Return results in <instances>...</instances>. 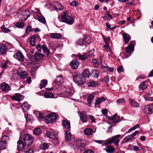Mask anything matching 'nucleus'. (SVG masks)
<instances>
[{
    "label": "nucleus",
    "instance_id": "obj_1",
    "mask_svg": "<svg viewBox=\"0 0 153 153\" xmlns=\"http://www.w3.org/2000/svg\"><path fill=\"white\" fill-rule=\"evenodd\" d=\"M68 12L66 11H64L61 15L62 21V22L70 25H72L74 22L73 18L68 15Z\"/></svg>",
    "mask_w": 153,
    "mask_h": 153
},
{
    "label": "nucleus",
    "instance_id": "obj_2",
    "mask_svg": "<svg viewBox=\"0 0 153 153\" xmlns=\"http://www.w3.org/2000/svg\"><path fill=\"white\" fill-rule=\"evenodd\" d=\"M23 140L24 142L25 146L30 145L33 142V137L30 134L26 133L23 136Z\"/></svg>",
    "mask_w": 153,
    "mask_h": 153
},
{
    "label": "nucleus",
    "instance_id": "obj_3",
    "mask_svg": "<svg viewBox=\"0 0 153 153\" xmlns=\"http://www.w3.org/2000/svg\"><path fill=\"white\" fill-rule=\"evenodd\" d=\"M30 11L28 10H26L22 12L19 13L18 16L20 19L22 21H25L30 16Z\"/></svg>",
    "mask_w": 153,
    "mask_h": 153
},
{
    "label": "nucleus",
    "instance_id": "obj_4",
    "mask_svg": "<svg viewBox=\"0 0 153 153\" xmlns=\"http://www.w3.org/2000/svg\"><path fill=\"white\" fill-rule=\"evenodd\" d=\"M74 81L80 85H82L85 82V80L81 75L75 74L73 76Z\"/></svg>",
    "mask_w": 153,
    "mask_h": 153
},
{
    "label": "nucleus",
    "instance_id": "obj_5",
    "mask_svg": "<svg viewBox=\"0 0 153 153\" xmlns=\"http://www.w3.org/2000/svg\"><path fill=\"white\" fill-rule=\"evenodd\" d=\"M120 134H118L111 137V138L109 139L107 142V144H111L114 143V144L116 146L118 145V143L120 141L119 138L120 137Z\"/></svg>",
    "mask_w": 153,
    "mask_h": 153
},
{
    "label": "nucleus",
    "instance_id": "obj_6",
    "mask_svg": "<svg viewBox=\"0 0 153 153\" xmlns=\"http://www.w3.org/2000/svg\"><path fill=\"white\" fill-rule=\"evenodd\" d=\"M56 115L54 113L50 114L47 116V118L45 119V122L47 123L54 122L56 119Z\"/></svg>",
    "mask_w": 153,
    "mask_h": 153
},
{
    "label": "nucleus",
    "instance_id": "obj_7",
    "mask_svg": "<svg viewBox=\"0 0 153 153\" xmlns=\"http://www.w3.org/2000/svg\"><path fill=\"white\" fill-rule=\"evenodd\" d=\"M135 45V42L134 41H131L129 45L126 47V52L127 53H130L132 52L134 49V46Z\"/></svg>",
    "mask_w": 153,
    "mask_h": 153
},
{
    "label": "nucleus",
    "instance_id": "obj_8",
    "mask_svg": "<svg viewBox=\"0 0 153 153\" xmlns=\"http://www.w3.org/2000/svg\"><path fill=\"white\" fill-rule=\"evenodd\" d=\"M61 94H62L63 97H68L71 96L73 94L69 88H65L64 91L62 92H61Z\"/></svg>",
    "mask_w": 153,
    "mask_h": 153
},
{
    "label": "nucleus",
    "instance_id": "obj_9",
    "mask_svg": "<svg viewBox=\"0 0 153 153\" xmlns=\"http://www.w3.org/2000/svg\"><path fill=\"white\" fill-rule=\"evenodd\" d=\"M63 76L62 75H59L57 76L54 81L53 82L54 84H57L59 85H62L64 82Z\"/></svg>",
    "mask_w": 153,
    "mask_h": 153
},
{
    "label": "nucleus",
    "instance_id": "obj_10",
    "mask_svg": "<svg viewBox=\"0 0 153 153\" xmlns=\"http://www.w3.org/2000/svg\"><path fill=\"white\" fill-rule=\"evenodd\" d=\"M16 59L21 62L24 60V56L20 51H19L16 54Z\"/></svg>",
    "mask_w": 153,
    "mask_h": 153
},
{
    "label": "nucleus",
    "instance_id": "obj_11",
    "mask_svg": "<svg viewBox=\"0 0 153 153\" xmlns=\"http://www.w3.org/2000/svg\"><path fill=\"white\" fill-rule=\"evenodd\" d=\"M80 120L84 123L87 122V116L86 113L85 111L80 112L79 113Z\"/></svg>",
    "mask_w": 153,
    "mask_h": 153
},
{
    "label": "nucleus",
    "instance_id": "obj_12",
    "mask_svg": "<svg viewBox=\"0 0 153 153\" xmlns=\"http://www.w3.org/2000/svg\"><path fill=\"white\" fill-rule=\"evenodd\" d=\"M34 57L35 60L37 61L42 60L44 58L43 54L40 53L38 52H36L34 55Z\"/></svg>",
    "mask_w": 153,
    "mask_h": 153
},
{
    "label": "nucleus",
    "instance_id": "obj_13",
    "mask_svg": "<svg viewBox=\"0 0 153 153\" xmlns=\"http://www.w3.org/2000/svg\"><path fill=\"white\" fill-rule=\"evenodd\" d=\"M54 8L57 11H61L63 9V7L59 3L57 2H55L53 4Z\"/></svg>",
    "mask_w": 153,
    "mask_h": 153
},
{
    "label": "nucleus",
    "instance_id": "obj_14",
    "mask_svg": "<svg viewBox=\"0 0 153 153\" xmlns=\"http://www.w3.org/2000/svg\"><path fill=\"white\" fill-rule=\"evenodd\" d=\"M79 62L78 61L74 59L71 62L70 66L72 68L75 69L78 68L79 65Z\"/></svg>",
    "mask_w": 153,
    "mask_h": 153
},
{
    "label": "nucleus",
    "instance_id": "obj_15",
    "mask_svg": "<svg viewBox=\"0 0 153 153\" xmlns=\"http://www.w3.org/2000/svg\"><path fill=\"white\" fill-rule=\"evenodd\" d=\"M94 51V50L92 49L90 51V52H92L91 53V54L88 53V54H85V55H79V58L80 59L83 60H85L87 58L88 56H91V55H93Z\"/></svg>",
    "mask_w": 153,
    "mask_h": 153
},
{
    "label": "nucleus",
    "instance_id": "obj_16",
    "mask_svg": "<svg viewBox=\"0 0 153 153\" xmlns=\"http://www.w3.org/2000/svg\"><path fill=\"white\" fill-rule=\"evenodd\" d=\"M7 50V47L5 44H0V55L4 54Z\"/></svg>",
    "mask_w": 153,
    "mask_h": 153
},
{
    "label": "nucleus",
    "instance_id": "obj_17",
    "mask_svg": "<svg viewBox=\"0 0 153 153\" xmlns=\"http://www.w3.org/2000/svg\"><path fill=\"white\" fill-rule=\"evenodd\" d=\"M0 88L1 90L3 91H8L10 88V87L8 84L4 82L1 83V85Z\"/></svg>",
    "mask_w": 153,
    "mask_h": 153
},
{
    "label": "nucleus",
    "instance_id": "obj_18",
    "mask_svg": "<svg viewBox=\"0 0 153 153\" xmlns=\"http://www.w3.org/2000/svg\"><path fill=\"white\" fill-rule=\"evenodd\" d=\"M25 145L23 142L22 140H20L17 142V149L19 151H21L25 147Z\"/></svg>",
    "mask_w": 153,
    "mask_h": 153
},
{
    "label": "nucleus",
    "instance_id": "obj_19",
    "mask_svg": "<svg viewBox=\"0 0 153 153\" xmlns=\"http://www.w3.org/2000/svg\"><path fill=\"white\" fill-rule=\"evenodd\" d=\"M109 119L112 120L113 122L114 123H118L120 120V117L117 115L116 114L112 117H110Z\"/></svg>",
    "mask_w": 153,
    "mask_h": 153
},
{
    "label": "nucleus",
    "instance_id": "obj_20",
    "mask_svg": "<svg viewBox=\"0 0 153 153\" xmlns=\"http://www.w3.org/2000/svg\"><path fill=\"white\" fill-rule=\"evenodd\" d=\"M51 37L53 39H59L62 37L61 34L59 33H50Z\"/></svg>",
    "mask_w": 153,
    "mask_h": 153
},
{
    "label": "nucleus",
    "instance_id": "obj_21",
    "mask_svg": "<svg viewBox=\"0 0 153 153\" xmlns=\"http://www.w3.org/2000/svg\"><path fill=\"white\" fill-rule=\"evenodd\" d=\"M46 135L47 136L52 139L54 140L57 139L56 135L52 132L50 131H47Z\"/></svg>",
    "mask_w": 153,
    "mask_h": 153
},
{
    "label": "nucleus",
    "instance_id": "obj_22",
    "mask_svg": "<svg viewBox=\"0 0 153 153\" xmlns=\"http://www.w3.org/2000/svg\"><path fill=\"white\" fill-rule=\"evenodd\" d=\"M123 36L125 43L128 42L131 38L130 35L126 33H124L123 34Z\"/></svg>",
    "mask_w": 153,
    "mask_h": 153
},
{
    "label": "nucleus",
    "instance_id": "obj_23",
    "mask_svg": "<svg viewBox=\"0 0 153 153\" xmlns=\"http://www.w3.org/2000/svg\"><path fill=\"white\" fill-rule=\"evenodd\" d=\"M82 75L85 78H88L91 76V74L89 73L88 70L86 69H84V72H82Z\"/></svg>",
    "mask_w": 153,
    "mask_h": 153
},
{
    "label": "nucleus",
    "instance_id": "obj_24",
    "mask_svg": "<svg viewBox=\"0 0 153 153\" xmlns=\"http://www.w3.org/2000/svg\"><path fill=\"white\" fill-rule=\"evenodd\" d=\"M129 101L132 107H139V104L137 102L134 100H132L131 98H129Z\"/></svg>",
    "mask_w": 153,
    "mask_h": 153
},
{
    "label": "nucleus",
    "instance_id": "obj_25",
    "mask_svg": "<svg viewBox=\"0 0 153 153\" xmlns=\"http://www.w3.org/2000/svg\"><path fill=\"white\" fill-rule=\"evenodd\" d=\"M108 153H112L114 152L115 150V149L112 146H107L106 149H104Z\"/></svg>",
    "mask_w": 153,
    "mask_h": 153
},
{
    "label": "nucleus",
    "instance_id": "obj_26",
    "mask_svg": "<svg viewBox=\"0 0 153 153\" xmlns=\"http://www.w3.org/2000/svg\"><path fill=\"white\" fill-rule=\"evenodd\" d=\"M65 134L66 140L68 142L70 141L71 140V134L70 132L68 130H67L65 131Z\"/></svg>",
    "mask_w": 153,
    "mask_h": 153
},
{
    "label": "nucleus",
    "instance_id": "obj_27",
    "mask_svg": "<svg viewBox=\"0 0 153 153\" xmlns=\"http://www.w3.org/2000/svg\"><path fill=\"white\" fill-rule=\"evenodd\" d=\"M95 94L94 93H92L91 94L89 95L87 98V102L89 105L91 104L92 101L94 97Z\"/></svg>",
    "mask_w": 153,
    "mask_h": 153
},
{
    "label": "nucleus",
    "instance_id": "obj_28",
    "mask_svg": "<svg viewBox=\"0 0 153 153\" xmlns=\"http://www.w3.org/2000/svg\"><path fill=\"white\" fill-rule=\"evenodd\" d=\"M43 52L46 55L48 56L50 53V52L48 48L45 45H42Z\"/></svg>",
    "mask_w": 153,
    "mask_h": 153
},
{
    "label": "nucleus",
    "instance_id": "obj_29",
    "mask_svg": "<svg viewBox=\"0 0 153 153\" xmlns=\"http://www.w3.org/2000/svg\"><path fill=\"white\" fill-rule=\"evenodd\" d=\"M49 147V145L46 143H44L40 144L39 147L40 149L45 150L48 149Z\"/></svg>",
    "mask_w": 153,
    "mask_h": 153
},
{
    "label": "nucleus",
    "instance_id": "obj_30",
    "mask_svg": "<svg viewBox=\"0 0 153 153\" xmlns=\"http://www.w3.org/2000/svg\"><path fill=\"white\" fill-rule=\"evenodd\" d=\"M19 75L21 78L23 79H26L28 76V74L26 71H22L21 72Z\"/></svg>",
    "mask_w": 153,
    "mask_h": 153
},
{
    "label": "nucleus",
    "instance_id": "obj_31",
    "mask_svg": "<svg viewBox=\"0 0 153 153\" xmlns=\"http://www.w3.org/2000/svg\"><path fill=\"white\" fill-rule=\"evenodd\" d=\"M93 132L92 129L91 128H88L85 129L84 133L85 135H91Z\"/></svg>",
    "mask_w": 153,
    "mask_h": 153
},
{
    "label": "nucleus",
    "instance_id": "obj_32",
    "mask_svg": "<svg viewBox=\"0 0 153 153\" xmlns=\"http://www.w3.org/2000/svg\"><path fill=\"white\" fill-rule=\"evenodd\" d=\"M62 123L63 126L66 128L69 129L70 128L71 126L69 121L66 120L62 121Z\"/></svg>",
    "mask_w": 153,
    "mask_h": 153
},
{
    "label": "nucleus",
    "instance_id": "obj_33",
    "mask_svg": "<svg viewBox=\"0 0 153 153\" xmlns=\"http://www.w3.org/2000/svg\"><path fill=\"white\" fill-rule=\"evenodd\" d=\"M21 95L20 94H17L12 97V98L15 101H19L21 100Z\"/></svg>",
    "mask_w": 153,
    "mask_h": 153
},
{
    "label": "nucleus",
    "instance_id": "obj_34",
    "mask_svg": "<svg viewBox=\"0 0 153 153\" xmlns=\"http://www.w3.org/2000/svg\"><path fill=\"white\" fill-rule=\"evenodd\" d=\"M85 42L88 45L90 44L93 42V40L89 36H87L85 39Z\"/></svg>",
    "mask_w": 153,
    "mask_h": 153
},
{
    "label": "nucleus",
    "instance_id": "obj_35",
    "mask_svg": "<svg viewBox=\"0 0 153 153\" xmlns=\"http://www.w3.org/2000/svg\"><path fill=\"white\" fill-rule=\"evenodd\" d=\"M30 107V105L26 102H25L22 104L21 108L23 110H27L29 109Z\"/></svg>",
    "mask_w": 153,
    "mask_h": 153
},
{
    "label": "nucleus",
    "instance_id": "obj_36",
    "mask_svg": "<svg viewBox=\"0 0 153 153\" xmlns=\"http://www.w3.org/2000/svg\"><path fill=\"white\" fill-rule=\"evenodd\" d=\"M47 83L48 82L47 80L45 79L42 80L39 84V88L41 89L42 88H43L45 87Z\"/></svg>",
    "mask_w": 153,
    "mask_h": 153
},
{
    "label": "nucleus",
    "instance_id": "obj_37",
    "mask_svg": "<svg viewBox=\"0 0 153 153\" xmlns=\"http://www.w3.org/2000/svg\"><path fill=\"white\" fill-rule=\"evenodd\" d=\"M146 108L148 109V113L150 114H152L153 112V103L147 105Z\"/></svg>",
    "mask_w": 153,
    "mask_h": 153
},
{
    "label": "nucleus",
    "instance_id": "obj_38",
    "mask_svg": "<svg viewBox=\"0 0 153 153\" xmlns=\"http://www.w3.org/2000/svg\"><path fill=\"white\" fill-rule=\"evenodd\" d=\"M36 38V36L34 35H33L31 37L30 40V44L33 46H35V39Z\"/></svg>",
    "mask_w": 153,
    "mask_h": 153
},
{
    "label": "nucleus",
    "instance_id": "obj_39",
    "mask_svg": "<svg viewBox=\"0 0 153 153\" xmlns=\"http://www.w3.org/2000/svg\"><path fill=\"white\" fill-rule=\"evenodd\" d=\"M44 95L46 98H52L54 97V95L52 93L49 92H45Z\"/></svg>",
    "mask_w": 153,
    "mask_h": 153
},
{
    "label": "nucleus",
    "instance_id": "obj_40",
    "mask_svg": "<svg viewBox=\"0 0 153 153\" xmlns=\"http://www.w3.org/2000/svg\"><path fill=\"white\" fill-rule=\"evenodd\" d=\"M7 145L6 142L1 141L0 142V149L1 150L5 149Z\"/></svg>",
    "mask_w": 153,
    "mask_h": 153
},
{
    "label": "nucleus",
    "instance_id": "obj_41",
    "mask_svg": "<svg viewBox=\"0 0 153 153\" xmlns=\"http://www.w3.org/2000/svg\"><path fill=\"white\" fill-rule=\"evenodd\" d=\"M105 98L104 97H101L97 99L95 102V105H99L102 102L105 101Z\"/></svg>",
    "mask_w": 153,
    "mask_h": 153
},
{
    "label": "nucleus",
    "instance_id": "obj_42",
    "mask_svg": "<svg viewBox=\"0 0 153 153\" xmlns=\"http://www.w3.org/2000/svg\"><path fill=\"white\" fill-rule=\"evenodd\" d=\"M147 85L145 82H143L141 83L139 86V88L140 89L143 90L147 88Z\"/></svg>",
    "mask_w": 153,
    "mask_h": 153
},
{
    "label": "nucleus",
    "instance_id": "obj_43",
    "mask_svg": "<svg viewBox=\"0 0 153 153\" xmlns=\"http://www.w3.org/2000/svg\"><path fill=\"white\" fill-rule=\"evenodd\" d=\"M98 84V82L92 80L88 82V85L90 87H94Z\"/></svg>",
    "mask_w": 153,
    "mask_h": 153
},
{
    "label": "nucleus",
    "instance_id": "obj_44",
    "mask_svg": "<svg viewBox=\"0 0 153 153\" xmlns=\"http://www.w3.org/2000/svg\"><path fill=\"white\" fill-rule=\"evenodd\" d=\"M33 31L32 27L30 25H28L26 29L25 33L27 35L31 31Z\"/></svg>",
    "mask_w": 153,
    "mask_h": 153
},
{
    "label": "nucleus",
    "instance_id": "obj_45",
    "mask_svg": "<svg viewBox=\"0 0 153 153\" xmlns=\"http://www.w3.org/2000/svg\"><path fill=\"white\" fill-rule=\"evenodd\" d=\"M42 15L40 12H35L33 14V16L36 19H37Z\"/></svg>",
    "mask_w": 153,
    "mask_h": 153
},
{
    "label": "nucleus",
    "instance_id": "obj_46",
    "mask_svg": "<svg viewBox=\"0 0 153 153\" xmlns=\"http://www.w3.org/2000/svg\"><path fill=\"white\" fill-rule=\"evenodd\" d=\"M85 145L84 143H79V144L78 145L77 148L80 149L81 151L83 150L85 148Z\"/></svg>",
    "mask_w": 153,
    "mask_h": 153
},
{
    "label": "nucleus",
    "instance_id": "obj_47",
    "mask_svg": "<svg viewBox=\"0 0 153 153\" xmlns=\"http://www.w3.org/2000/svg\"><path fill=\"white\" fill-rule=\"evenodd\" d=\"M93 76L95 78H97L99 74V71L96 70H94L92 72Z\"/></svg>",
    "mask_w": 153,
    "mask_h": 153
},
{
    "label": "nucleus",
    "instance_id": "obj_48",
    "mask_svg": "<svg viewBox=\"0 0 153 153\" xmlns=\"http://www.w3.org/2000/svg\"><path fill=\"white\" fill-rule=\"evenodd\" d=\"M41 129L40 128H35L33 131V133L37 135H39L41 132Z\"/></svg>",
    "mask_w": 153,
    "mask_h": 153
},
{
    "label": "nucleus",
    "instance_id": "obj_49",
    "mask_svg": "<svg viewBox=\"0 0 153 153\" xmlns=\"http://www.w3.org/2000/svg\"><path fill=\"white\" fill-rule=\"evenodd\" d=\"M103 39L104 42L106 44H108L110 40V38L109 37H106L103 36Z\"/></svg>",
    "mask_w": 153,
    "mask_h": 153
},
{
    "label": "nucleus",
    "instance_id": "obj_50",
    "mask_svg": "<svg viewBox=\"0 0 153 153\" xmlns=\"http://www.w3.org/2000/svg\"><path fill=\"white\" fill-rule=\"evenodd\" d=\"M37 20L40 22L43 23L45 24L46 22L45 19L44 17L42 16H40Z\"/></svg>",
    "mask_w": 153,
    "mask_h": 153
},
{
    "label": "nucleus",
    "instance_id": "obj_51",
    "mask_svg": "<svg viewBox=\"0 0 153 153\" xmlns=\"http://www.w3.org/2000/svg\"><path fill=\"white\" fill-rule=\"evenodd\" d=\"M112 18V17L111 15L109 13L105 15L104 18V19L105 20H109L111 19Z\"/></svg>",
    "mask_w": 153,
    "mask_h": 153
},
{
    "label": "nucleus",
    "instance_id": "obj_52",
    "mask_svg": "<svg viewBox=\"0 0 153 153\" xmlns=\"http://www.w3.org/2000/svg\"><path fill=\"white\" fill-rule=\"evenodd\" d=\"M1 29L5 33H8L10 31V30L5 27L4 25L1 27Z\"/></svg>",
    "mask_w": 153,
    "mask_h": 153
},
{
    "label": "nucleus",
    "instance_id": "obj_53",
    "mask_svg": "<svg viewBox=\"0 0 153 153\" xmlns=\"http://www.w3.org/2000/svg\"><path fill=\"white\" fill-rule=\"evenodd\" d=\"M25 117L27 122H28L32 120V117L30 114L26 115L25 114Z\"/></svg>",
    "mask_w": 153,
    "mask_h": 153
},
{
    "label": "nucleus",
    "instance_id": "obj_54",
    "mask_svg": "<svg viewBox=\"0 0 153 153\" xmlns=\"http://www.w3.org/2000/svg\"><path fill=\"white\" fill-rule=\"evenodd\" d=\"M109 80V77L108 76H105L104 78L102 79L101 82H104L106 83H108Z\"/></svg>",
    "mask_w": 153,
    "mask_h": 153
},
{
    "label": "nucleus",
    "instance_id": "obj_55",
    "mask_svg": "<svg viewBox=\"0 0 153 153\" xmlns=\"http://www.w3.org/2000/svg\"><path fill=\"white\" fill-rule=\"evenodd\" d=\"M16 26L19 28H21L23 27L24 26V24L22 22H20L17 23L16 24Z\"/></svg>",
    "mask_w": 153,
    "mask_h": 153
},
{
    "label": "nucleus",
    "instance_id": "obj_56",
    "mask_svg": "<svg viewBox=\"0 0 153 153\" xmlns=\"http://www.w3.org/2000/svg\"><path fill=\"white\" fill-rule=\"evenodd\" d=\"M104 50L106 52L109 51L110 52H111L110 48L108 45V44H106V45L104 46Z\"/></svg>",
    "mask_w": 153,
    "mask_h": 153
},
{
    "label": "nucleus",
    "instance_id": "obj_57",
    "mask_svg": "<svg viewBox=\"0 0 153 153\" xmlns=\"http://www.w3.org/2000/svg\"><path fill=\"white\" fill-rule=\"evenodd\" d=\"M78 4V3L75 1H73L70 3V5L71 6L75 7L77 6Z\"/></svg>",
    "mask_w": 153,
    "mask_h": 153
},
{
    "label": "nucleus",
    "instance_id": "obj_58",
    "mask_svg": "<svg viewBox=\"0 0 153 153\" xmlns=\"http://www.w3.org/2000/svg\"><path fill=\"white\" fill-rule=\"evenodd\" d=\"M83 40L82 39H80L76 42V43L79 45L82 46L83 45Z\"/></svg>",
    "mask_w": 153,
    "mask_h": 153
},
{
    "label": "nucleus",
    "instance_id": "obj_59",
    "mask_svg": "<svg viewBox=\"0 0 153 153\" xmlns=\"http://www.w3.org/2000/svg\"><path fill=\"white\" fill-rule=\"evenodd\" d=\"M9 139V137L6 135L3 136L1 138V141L6 142V141Z\"/></svg>",
    "mask_w": 153,
    "mask_h": 153
},
{
    "label": "nucleus",
    "instance_id": "obj_60",
    "mask_svg": "<svg viewBox=\"0 0 153 153\" xmlns=\"http://www.w3.org/2000/svg\"><path fill=\"white\" fill-rule=\"evenodd\" d=\"M117 102L118 103H124L125 102V100L124 98H121L117 100Z\"/></svg>",
    "mask_w": 153,
    "mask_h": 153
},
{
    "label": "nucleus",
    "instance_id": "obj_61",
    "mask_svg": "<svg viewBox=\"0 0 153 153\" xmlns=\"http://www.w3.org/2000/svg\"><path fill=\"white\" fill-rule=\"evenodd\" d=\"M126 142H128L129 141L132 140V139L133 138L132 135L131 134L130 135L126 137Z\"/></svg>",
    "mask_w": 153,
    "mask_h": 153
},
{
    "label": "nucleus",
    "instance_id": "obj_62",
    "mask_svg": "<svg viewBox=\"0 0 153 153\" xmlns=\"http://www.w3.org/2000/svg\"><path fill=\"white\" fill-rule=\"evenodd\" d=\"M117 71L119 73H122L124 71V69L123 67L122 66H120L117 68Z\"/></svg>",
    "mask_w": 153,
    "mask_h": 153
},
{
    "label": "nucleus",
    "instance_id": "obj_63",
    "mask_svg": "<svg viewBox=\"0 0 153 153\" xmlns=\"http://www.w3.org/2000/svg\"><path fill=\"white\" fill-rule=\"evenodd\" d=\"M101 67L102 69L105 72H106L108 71L109 67L102 65Z\"/></svg>",
    "mask_w": 153,
    "mask_h": 153
},
{
    "label": "nucleus",
    "instance_id": "obj_64",
    "mask_svg": "<svg viewBox=\"0 0 153 153\" xmlns=\"http://www.w3.org/2000/svg\"><path fill=\"white\" fill-rule=\"evenodd\" d=\"M83 153H94V152L90 149H86L84 151Z\"/></svg>",
    "mask_w": 153,
    "mask_h": 153
}]
</instances>
